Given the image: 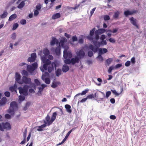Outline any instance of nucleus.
<instances>
[{
  "instance_id": "nucleus-38",
  "label": "nucleus",
  "mask_w": 146,
  "mask_h": 146,
  "mask_svg": "<svg viewBox=\"0 0 146 146\" xmlns=\"http://www.w3.org/2000/svg\"><path fill=\"white\" fill-rule=\"evenodd\" d=\"M65 40V38H64V39L61 40L60 42L59 46L61 45L62 47H63L64 45Z\"/></svg>"
},
{
  "instance_id": "nucleus-51",
  "label": "nucleus",
  "mask_w": 146,
  "mask_h": 146,
  "mask_svg": "<svg viewBox=\"0 0 146 146\" xmlns=\"http://www.w3.org/2000/svg\"><path fill=\"white\" fill-rule=\"evenodd\" d=\"M111 92L110 91L107 92L106 93V98H108L109 96L111 95Z\"/></svg>"
},
{
  "instance_id": "nucleus-19",
  "label": "nucleus",
  "mask_w": 146,
  "mask_h": 146,
  "mask_svg": "<svg viewBox=\"0 0 146 146\" xmlns=\"http://www.w3.org/2000/svg\"><path fill=\"white\" fill-rule=\"evenodd\" d=\"M79 59L78 57H76L75 58H72L71 59V63L73 64H74L76 63H78Z\"/></svg>"
},
{
  "instance_id": "nucleus-22",
  "label": "nucleus",
  "mask_w": 146,
  "mask_h": 146,
  "mask_svg": "<svg viewBox=\"0 0 146 146\" xmlns=\"http://www.w3.org/2000/svg\"><path fill=\"white\" fill-rule=\"evenodd\" d=\"M21 76L20 74L16 72L15 73V79L16 81L19 84V82H20V79Z\"/></svg>"
},
{
  "instance_id": "nucleus-25",
  "label": "nucleus",
  "mask_w": 146,
  "mask_h": 146,
  "mask_svg": "<svg viewBox=\"0 0 146 146\" xmlns=\"http://www.w3.org/2000/svg\"><path fill=\"white\" fill-rule=\"evenodd\" d=\"M27 69L28 71L30 73H32L34 70L35 68L32 66L27 65Z\"/></svg>"
},
{
  "instance_id": "nucleus-61",
  "label": "nucleus",
  "mask_w": 146,
  "mask_h": 146,
  "mask_svg": "<svg viewBox=\"0 0 146 146\" xmlns=\"http://www.w3.org/2000/svg\"><path fill=\"white\" fill-rule=\"evenodd\" d=\"M5 117L7 119H10L11 117V116L8 114H6L5 115Z\"/></svg>"
},
{
  "instance_id": "nucleus-8",
  "label": "nucleus",
  "mask_w": 146,
  "mask_h": 146,
  "mask_svg": "<svg viewBox=\"0 0 146 146\" xmlns=\"http://www.w3.org/2000/svg\"><path fill=\"white\" fill-rule=\"evenodd\" d=\"M64 57L66 59L68 57L69 58H71L72 57V55L70 52H68L66 50H64Z\"/></svg>"
},
{
  "instance_id": "nucleus-62",
  "label": "nucleus",
  "mask_w": 146,
  "mask_h": 146,
  "mask_svg": "<svg viewBox=\"0 0 146 146\" xmlns=\"http://www.w3.org/2000/svg\"><path fill=\"white\" fill-rule=\"evenodd\" d=\"M39 12L38 10H35L34 11V15L35 16H36L38 14Z\"/></svg>"
},
{
  "instance_id": "nucleus-17",
  "label": "nucleus",
  "mask_w": 146,
  "mask_h": 146,
  "mask_svg": "<svg viewBox=\"0 0 146 146\" xmlns=\"http://www.w3.org/2000/svg\"><path fill=\"white\" fill-rule=\"evenodd\" d=\"M7 102V99L6 97H3L0 101V105L4 106L6 104Z\"/></svg>"
},
{
  "instance_id": "nucleus-13",
  "label": "nucleus",
  "mask_w": 146,
  "mask_h": 146,
  "mask_svg": "<svg viewBox=\"0 0 146 146\" xmlns=\"http://www.w3.org/2000/svg\"><path fill=\"white\" fill-rule=\"evenodd\" d=\"M98 98L102 100L103 99V98H99L98 97H96V93H95L94 94H91L88 95L87 96V98L88 99H92L93 98Z\"/></svg>"
},
{
  "instance_id": "nucleus-30",
  "label": "nucleus",
  "mask_w": 146,
  "mask_h": 146,
  "mask_svg": "<svg viewBox=\"0 0 146 146\" xmlns=\"http://www.w3.org/2000/svg\"><path fill=\"white\" fill-rule=\"evenodd\" d=\"M8 13L7 11H4L3 13L0 15V18L1 19H3L6 17Z\"/></svg>"
},
{
  "instance_id": "nucleus-27",
  "label": "nucleus",
  "mask_w": 146,
  "mask_h": 146,
  "mask_svg": "<svg viewBox=\"0 0 146 146\" xmlns=\"http://www.w3.org/2000/svg\"><path fill=\"white\" fill-rule=\"evenodd\" d=\"M120 13L119 11H117L114 13V15H113V17L114 19H117Z\"/></svg>"
},
{
  "instance_id": "nucleus-4",
  "label": "nucleus",
  "mask_w": 146,
  "mask_h": 146,
  "mask_svg": "<svg viewBox=\"0 0 146 146\" xmlns=\"http://www.w3.org/2000/svg\"><path fill=\"white\" fill-rule=\"evenodd\" d=\"M89 48L90 49L92 50L94 52H96L99 50V55H102L103 54V51L102 48L98 49V46L95 47L92 44H90L89 46Z\"/></svg>"
},
{
  "instance_id": "nucleus-59",
  "label": "nucleus",
  "mask_w": 146,
  "mask_h": 146,
  "mask_svg": "<svg viewBox=\"0 0 146 146\" xmlns=\"http://www.w3.org/2000/svg\"><path fill=\"white\" fill-rule=\"evenodd\" d=\"M20 23L21 24L25 25L26 23V20L25 19H22L20 21Z\"/></svg>"
},
{
  "instance_id": "nucleus-7",
  "label": "nucleus",
  "mask_w": 146,
  "mask_h": 146,
  "mask_svg": "<svg viewBox=\"0 0 146 146\" xmlns=\"http://www.w3.org/2000/svg\"><path fill=\"white\" fill-rule=\"evenodd\" d=\"M129 20L131 24L135 26L137 29H139L138 25L137 24V21L136 19H134L133 17H130Z\"/></svg>"
},
{
  "instance_id": "nucleus-24",
  "label": "nucleus",
  "mask_w": 146,
  "mask_h": 146,
  "mask_svg": "<svg viewBox=\"0 0 146 146\" xmlns=\"http://www.w3.org/2000/svg\"><path fill=\"white\" fill-rule=\"evenodd\" d=\"M89 90L88 89H86L84 91H83L81 93H79L77 94L75 96V97L77 96L80 95H84L86 94L88 92Z\"/></svg>"
},
{
  "instance_id": "nucleus-43",
  "label": "nucleus",
  "mask_w": 146,
  "mask_h": 146,
  "mask_svg": "<svg viewBox=\"0 0 146 146\" xmlns=\"http://www.w3.org/2000/svg\"><path fill=\"white\" fill-rule=\"evenodd\" d=\"M64 62L66 64H70L71 63V60L69 59H67L64 60Z\"/></svg>"
},
{
  "instance_id": "nucleus-40",
  "label": "nucleus",
  "mask_w": 146,
  "mask_h": 146,
  "mask_svg": "<svg viewBox=\"0 0 146 146\" xmlns=\"http://www.w3.org/2000/svg\"><path fill=\"white\" fill-rule=\"evenodd\" d=\"M48 74H49L48 72H45L44 75H43L42 76V78L44 81L45 80V79L46 78L45 77L48 76Z\"/></svg>"
},
{
  "instance_id": "nucleus-26",
  "label": "nucleus",
  "mask_w": 146,
  "mask_h": 146,
  "mask_svg": "<svg viewBox=\"0 0 146 146\" xmlns=\"http://www.w3.org/2000/svg\"><path fill=\"white\" fill-rule=\"evenodd\" d=\"M58 41L56 39V38L54 37H53L52 38V40L50 42V44L51 45H53L55 44L56 43L58 44Z\"/></svg>"
},
{
  "instance_id": "nucleus-50",
  "label": "nucleus",
  "mask_w": 146,
  "mask_h": 146,
  "mask_svg": "<svg viewBox=\"0 0 146 146\" xmlns=\"http://www.w3.org/2000/svg\"><path fill=\"white\" fill-rule=\"evenodd\" d=\"M131 63L132 64H135V58L134 57L132 58L131 59Z\"/></svg>"
},
{
  "instance_id": "nucleus-46",
  "label": "nucleus",
  "mask_w": 146,
  "mask_h": 146,
  "mask_svg": "<svg viewBox=\"0 0 146 146\" xmlns=\"http://www.w3.org/2000/svg\"><path fill=\"white\" fill-rule=\"evenodd\" d=\"M37 64L36 62H35L32 64V66L35 70L37 68Z\"/></svg>"
},
{
  "instance_id": "nucleus-5",
  "label": "nucleus",
  "mask_w": 146,
  "mask_h": 146,
  "mask_svg": "<svg viewBox=\"0 0 146 146\" xmlns=\"http://www.w3.org/2000/svg\"><path fill=\"white\" fill-rule=\"evenodd\" d=\"M29 86L27 85H25L23 88L20 87L18 88L19 92L20 94H23L25 96L28 94L27 92Z\"/></svg>"
},
{
  "instance_id": "nucleus-28",
  "label": "nucleus",
  "mask_w": 146,
  "mask_h": 146,
  "mask_svg": "<svg viewBox=\"0 0 146 146\" xmlns=\"http://www.w3.org/2000/svg\"><path fill=\"white\" fill-rule=\"evenodd\" d=\"M17 17V15L16 14H14L11 16L9 17L8 20L9 21H12L14 19H16Z\"/></svg>"
},
{
  "instance_id": "nucleus-64",
  "label": "nucleus",
  "mask_w": 146,
  "mask_h": 146,
  "mask_svg": "<svg viewBox=\"0 0 146 146\" xmlns=\"http://www.w3.org/2000/svg\"><path fill=\"white\" fill-rule=\"evenodd\" d=\"M23 74L25 76H27L28 74L27 72L25 70H23Z\"/></svg>"
},
{
  "instance_id": "nucleus-36",
  "label": "nucleus",
  "mask_w": 146,
  "mask_h": 146,
  "mask_svg": "<svg viewBox=\"0 0 146 146\" xmlns=\"http://www.w3.org/2000/svg\"><path fill=\"white\" fill-rule=\"evenodd\" d=\"M61 70L60 69H58L56 72V76L57 77H58L61 74Z\"/></svg>"
},
{
  "instance_id": "nucleus-45",
  "label": "nucleus",
  "mask_w": 146,
  "mask_h": 146,
  "mask_svg": "<svg viewBox=\"0 0 146 146\" xmlns=\"http://www.w3.org/2000/svg\"><path fill=\"white\" fill-rule=\"evenodd\" d=\"M104 19L105 21H108L110 19V17L108 15H105L104 16Z\"/></svg>"
},
{
  "instance_id": "nucleus-47",
  "label": "nucleus",
  "mask_w": 146,
  "mask_h": 146,
  "mask_svg": "<svg viewBox=\"0 0 146 146\" xmlns=\"http://www.w3.org/2000/svg\"><path fill=\"white\" fill-rule=\"evenodd\" d=\"M34 82L37 86H39L40 85V83L39 81L37 79H35L34 80Z\"/></svg>"
},
{
  "instance_id": "nucleus-58",
  "label": "nucleus",
  "mask_w": 146,
  "mask_h": 146,
  "mask_svg": "<svg viewBox=\"0 0 146 146\" xmlns=\"http://www.w3.org/2000/svg\"><path fill=\"white\" fill-rule=\"evenodd\" d=\"M121 66L122 64H118L116 65V66L115 67V69H117L121 67Z\"/></svg>"
},
{
  "instance_id": "nucleus-14",
  "label": "nucleus",
  "mask_w": 146,
  "mask_h": 146,
  "mask_svg": "<svg viewBox=\"0 0 146 146\" xmlns=\"http://www.w3.org/2000/svg\"><path fill=\"white\" fill-rule=\"evenodd\" d=\"M106 31V30L104 29H100L95 31V33H98L99 35L104 33Z\"/></svg>"
},
{
  "instance_id": "nucleus-11",
  "label": "nucleus",
  "mask_w": 146,
  "mask_h": 146,
  "mask_svg": "<svg viewBox=\"0 0 146 146\" xmlns=\"http://www.w3.org/2000/svg\"><path fill=\"white\" fill-rule=\"evenodd\" d=\"M77 56L80 58H83L85 55V53L83 50H80L76 52Z\"/></svg>"
},
{
  "instance_id": "nucleus-55",
  "label": "nucleus",
  "mask_w": 146,
  "mask_h": 146,
  "mask_svg": "<svg viewBox=\"0 0 146 146\" xmlns=\"http://www.w3.org/2000/svg\"><path fill=\"white\" fill-rule=\"evenodd\" d=\"M39 5H36V10H39L41 9V5L40 4H39Z\"/></svg>"
},
{
  "instance_id": "nucleus-20",
  "label": "nucleus",
  "mask_w": 146,
  "mask_h": 146,
  "mask_svg": "<svg viewBox=\"0 0 146 146\" xmlns=\"http://www.w3.org/2000/svg\"><path fill=\"white\" fill-rule=\"evenodd\" d=\"M76 129V127H74L72 128L68 132V133L66 134V136H65V138L63 140L64 142L66 141L69 135L71 133L72 131L74 130H75Z\"/></svg>"
},
{
  "instance_id": "nucleus-12",
  "label": "nucleus",
  "mask_w": 146,
  "mask_h": 146,
  "mask_svg": "<svg viewBox=\"0 0 146 146\" xmlns=\"http://www.w3.org/2000/svg\"><path fill=\"white\" fill-rule=\"evenodd\" d=\"M136 12L135 11H130L129 10L125 11L124 12V15L126 17H127L129 15H132Z\"/></svg>"
},
{
  "instance_id": "nucleus-42",
  "label": "nucleus",
  "mask_w": 146,
  "mask_h": 146,
  "mask_svg": "<svg viewBox=\"0 0 146 146\" xmlns=\"http://www.w3.org/2000/svg\"><path fill=\"white\" fill-rule=\"evenodd\" d=\"M19 25L17 23H15L13 24V30H15L18 27Z\"/></svg>"
},
{
  "instance_id": "nucleus-48",
  "label": "nucleus",
  "mask_w": 146,
  "mask_h": 146,
  "mask_svg": "<svg viewBox=\"0 0 146 146\" xmlns=\"http://www.w3.org/2000/svg\"><path fill=\"white\" fill-rule=\"evenodd\" d=\"M112 92L114 94L115 96H118L119 95V94L117 93L115 90H111Z\"/></svg>"
},
{
  "instance_id": "nucleus-57",
  "label": "nucleus",
  "mask_w": 146,
  "mask_h": 146,
  "mask_svg": "<svg viewBox=\"0 0 146 146\" xmlns=\"http://www.w3.org/2000/svg\"><path fill=\"white\" fill-rule=\"evenodd\" d=\"M109 41L111 42L114 43L115 42V40L113 38H110L109 39Z\"/></svg>"
},
{
  "instance_id": "nucleus-34",
  "label": "nucleus",
  "mask_w": 146,
  "mask_h": 146,
  "mask_svg": "<svg viewBox=\"0 0 146 146\" xmlns=\"http://www.w3.org/2000/svg\"><path fill=\"white\" fill-rule=\"evenodd\" d=\"M94 44L96 46V47H97V46H100L101 45V43L100 42H98L97 40H92Z\"/></svg>"
},
{
  "instance_id": "nucleus-49",
  "label": "nucleus",
  "mask_w": 146,
  "mask_h": 146,
  "mask_svg": "<svg viewBox=\"0 0 146 146\" xmlns=\"http://www.w3.org/2000/svg\"><path fill=\"white\" fill-rule=\"evenodd\" d=\"M93 53L92 51H89L88 52V56L90 57H92L93 55Z\"/></svg>"
},
{
  "instance_id": "nucleus-52",
  "label": "nucleus",
  "mask_w": 146,
  "mask_h": 146,
  "mask_svg": "<svg viewBox=\"0 0 146 146\" xmlns=\"http://www.w3.org/2000/svg\"><path fill=\"white\" fill-rule=\"evenodd\" d=\"M4 94L7 97H9L10 96V93L8 91L5 92L4 93Z\"/></svg>"
},
{
  "instance_id": "nucleus-16",
  "label": "nucleus",
  "mask_w": 146,
  "mask_h": 146,
  "mask_svg": "<svg viewBox=\"0 0 146 146\" xmlns=\"http://www.w3.org/2000/svg\"><path fill=\"white\" fill-rule=\"evenodd\" d=\"M62 70L63 72H66L69 70V68L68 66L64 64L63 65Z\"/></svg>"
},
{
  "instance_id": "nucleus-15",
  "label": "nucleus",
  "mask_w": 146,
  "mask_h": 146,
  "mask_svg": "<svg viewBox=\"0 0 146 146\" xmlns=\"http://www.w3.org/2000/svg\"><path fill=\"white\" fill-rule=\"evenodd\" d=\"M95 30V28H94L90 31V36L88 38L90 40H93L94 38L92 37L94 35V31Z\"/></svg>"
},
{
  "instance_id": "nucleus-33",
  "label": "nucleus",
  "mask_w": 146,
  "mask_h": 146,
  "mask_svg": "<svg viewBox=\"0 0 146 146\" xmlns=\"http://www.w3.org/2000/svg\"><path fill=\"white\" fill-rule=\"evenodd\" d=\"M43 52L45 56H47L49 54V51L47 48H45L43 50Z\"/></svg>"
},
{
  "instance_id": "nucleus-41",
  "label": "nucleus",
  "mask_w": 146,
  "mask_h": 146,
  "mask_svg": "<svg viewBox=\"0 0 146 146\" xmlns=\"http://www.w3.org/2000/svg\"><path fill=\"white\" fill-rule=\"evenodd\" d=\"M44 81L47 84H50V79L48 78H46L45 79V80Z\"/></svg>"
},
{
  "instance_id": "nucleus-39",
  "label": "nucleus",
  "mask_w": 146,
  "mask_h": 146,
  "mask_svg": "<svg viewBox=\"0 0 146 146\" xmlns=\"http://www.w3.org/2000/svg\"><path fill=\"white\" fill-rule=\"evenodd\" d=\"M25 97L24 96L20 95L19 96V100L20 102H22L24 100Z\"/></svg>"
},
{
  "instance_id": "nucleus-35",
  "label": "nucleus",
  "mask_w": 146,
  "mask_h": 146,
  "mask_svg": "<svg viewBox=\"0 0 146 146\" xmlns=\"http://www.w3.org/2000/svg\"><path fill=\"white\" fill-rule=\"evenodd\" d=\"M57 115V114L56 112H54L53 113L52 116L51 117L52 120V121H54L56 119Z\"/></svg>"
},
{
  "instance_id": "nucleus-53",
  "label": "nucleus",
  "mask_w": 146,
  "mask_h": 146,
  "mask_svg": "<svg viewBox=\"0 0 146 146\" xmlns=\"http://www.w3.org/2000/svg\"><path fill=\"white\" fill-rule=\"evenodd\" d=\"M131 62L130 61L128 60L125 63V65L126 66L128 67L129 66Z\"/></svg>"
},
{
  "instance_id": "nucleus-54",
  "label": "nucleus",
  "mask_w": 146,
  "mask_h": 146,
  "mask_svg": "<svg viewBox=\"0 0 146 146\" xmlns=\"http://www.w3.org/2000/svg\"><path fill=\"white\" fill-rule=\"evenodd\" d=\"M30 87L31 88H33L34 89H35L36 88V86L34 83L31 82L30 83Z\"/></svg>"
},
{
  "instance_id": "nucleus-60",
  "label": "nucleus",
  "mask_w": 146,
  "mask_h": 146,
  "mask_svg": "<svg viewBox=\"0 0 146 146\" xmlns=\"http://www.w3.org/2000/svg\"><path fill=\"white\" fill-rule=\"evenodd\" d=\"M100 43L101 45L102 44H103V45H106L107 44V42L106 40H102Z\"/></svg>"
},
{
  "instance_id": "nucleus-23",
  "label": "nucleus",
  "mask_w": 146,
  "mask_h": 146,
  "mask_svg": "<svg viewBox=\"0 0 146 146\" xmlns=\"http://www.w3.org/2000/svg\"><path fill=\"white\" fill-rule=\"evenodd\" d=\"M61 16L60 14V13H57L54 14L52 16V18L53 19H55L58 18H60Z\"/></svg>"
},
{
  "instance_id": "nucleus-21",
  "label": "nucleus",
  "mask_w": 146,
  "mask_h": 146,
  "mask_svg": "<svg viewBox=\"0 0 146 146\" xmlns=\"http://www.w3.org/2000/svg\"><path fill=\"white\" fill-rule=\"evenodd\" d=\"M65 108L66 109V111L69 113H71L72 110L71 109V107L68 104H66L65 106Z\"/></svg>"
},
{
  "instance_id": "nucleus-56",
  "label": "nucleus",
  "mask_w": 146,
  "mask_h": 146,
  "mask_svg": "<svg viewBox=\"0 0 146 146\" xmlns=\"http://www.w3.org/2000/svg\"><path fill=\"white\" fill-rule=\"evenodd\" d=\"M97 58L99 59V60L101 61H102L103 60V59L102 55H98Z\"/></svg>"
},
{
  "instance_id": "nucleus-2",
  "label": "nucleus",
  "mask_w": 146,
  "mask_h": 146,
  "mask_svg": "<svg viewBox=\"0 0 146 146\" xmlns=\"http://www.w3.org/2000/svg\"><path fill=\"white\" fill-rule=\"evenodd\" d=\"M18 105L15 102H12L10 104V107L8 110V112L11 114H14V111L17 110Z\"/></svg>"
},
{
  "instance_id": "nucleus-32",
  "label": "nucleus",
  "mask_w": 146,
  "mask_h": 146,
  "mask_svg": "<svg viewBox=\"0 0 146 146\" xmlns=\"http://www.w3.org/2000/svg\"><path fill=\"white\" fill-rule=\"evenodd\" d=\"M17 88V86L15 84H14L13 86H11L9 88V90L11 92H13L15 91Z\"/></svg>"
},
{
  "instance_id": "nucleus-31",
  "label": "nucleus",
  "mask_w": 146,
  "mask_h": 146,
  "mask_svg": "<svg viewBox=\"0 0 146 146\" xmlns=\"http://www.w3.org/2000/svg\"><path fill=\"white\" fill-rule=\"evenodd\" d=\"M25 5V1H23L19 4L17 7L19 9H21Z\"/></svg>"
},
{
  "instance_id": "nucleus-18",
  "label": "nucleus",
  "mask_w": 146,
  "mask_h": 146,
  "mask_svg": "<svg viewBox=\"0 0 146 146\" xmlns=\"http://www.w3.org/2000/svg\"><path fill=\"white\" fill-rule=\"evenodd\" d=\"M112 58H108L106 60L105 62V65L106 66H109L111 63L113 61Z\"/></svg>"
},
{
  "instance_id": "nucleus-63",
  "label": "nucleus",
  "mask_w": 146,
  "mask_h": 146,
  "mask_svg": "<svg viewBox=\"0 0 146 146\" xmlns=\"http://www.w3.org/2000/svg\"><path fill=\"white\" fill-rule=\"evenodd\" d=\"M72 39L73 41H76L77 40V38L76 36H74L72 37Z\"/></svg>"
},
{
  "instance_id": "nucleus-29",
  "label": "nucleus",
  "mask_w": 146,
  "mask_h": 146,
  "mask_svg": "<svg viewBox=\"0 0 146 146\" xmlns=\"http://www.w3.org/2000/svg\"><path fill=\"white\" fill-rule=\"evenodd\" d=\"M60 46H58L56 48L55 52L57 55H59L60 54Z\"/></svg>"
},
{
  "instance_id": "nucleus-10",
  "label": "nucleus",
  "mask_w": 146,
  "mask_h": 146,
  "mask_svg": "<svg viewBox=\"0 0 146 146\" xmlns=\"http://www.w3.org/2000/svg\"><path fill=\"white\" fill-rule=\"evenodd\" d=\"M45 119L47 123L45 122V124H47V125L48 126L51 125L53 122V121L52 120V118L50 119V117L48 115H47Z\"/></svg>"
},
{
  "instance_id": "nucleus-3",
  "label": "nucleus",
  "mask_w": 146,
  "mask_h": 146,
  "mask_svg": "<svg viewBox=\"0 0 146 146\" xmlns=\"http://www.w3.org/2000/svg\"><path fill=\"white\" fill-rule=\"evenodd\" d=\"M11 129V126L9 123L7 122H2L0 123V130L3 131L5 129L6 130H10Z\"/></svg>"
},
{
  "instance_id": "nucleus-44",
  "label": "nucleus",
  "mask_w": 146,
  "mask_h": 146,
  "mask_svg": "<svg viewBox=\"0 0 146 146\" xmlns=\"http://www.w3.org/2000/svg\"><path fill=\"white\" fill-rule=\"evenodd\" d=\"M115 68V67L113 66H110L108 70V72L109 74H110L112 71V70Z\"/></svg>"
},
{
  "instance_id": "nucleus-37",
  "label": "nucleus",
  "mask_w": 146,
  "mask_h": 146,
  "mask_svg": "<svg viewBox=\"0 0 146 146\" xmlns=\"http://www.w3.org/2000/svg\"><path fill=\"white\" fill-rule=\"evenodd\" d=\"M59 83L58 82H54L51 85L52 87L54 88L56 87Z\"/></svg>"
},
{
  "instance_id": "nucleus-6",
  "label": "nucleus",
  "mask_w": 146,
  "mask_h": 146,
  "mask_svg": "<svg viewBox=\"0 0 146 146\" xmlns=\"http://www.w3.org/2000/svg\"><path fill=\"white\" fill-rule=\"evenodd\" d=\"M22 81L19 82V84H22L23 83H25L26 84H29L31 82V79L30 78H29L26 76H23L22 79Z\"/></svg>"
},
{
  "instance_id": "nucleus-1",
  "label": "nucleus",
  "mask_w": 146,
  "mask_h": 146,
  "mask_svg": "<svg viewBox=\"0 0 146 146\" xmlns=\"http://www.w3.org/2000/svg\"><path fill=\"white\" fill-rule=\"evenodd\" d=\"M42 61L44 64L42 66H41L40 69L42 72H44V70H48V72H51L54 70L55 68L56 69V65L54 62H52L51 64V61L49 59H47L44 56H43L42 58Z\"/></svg>"
},
{
  "instance_id": "nucleus-9",
  "label": "nucleus",
  "mask_w": 146,
  "mask_h": 146,
  "mask_svg": "<svg viewBox=\"0 0 146 146\" xmlns=\"http://www.w3.org/2000/svg\"><path fill=\"white\" fill-rule=\"evenodd\" d=\"M36 53H32L31 54V57L28 58V61L31 62H34L36 60Z\"/></svg>"
}]
</instances>
